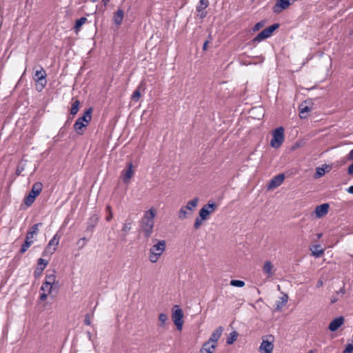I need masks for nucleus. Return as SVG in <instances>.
Returning a JSON list of instances; mask_svg holds the SVG:
<instances>
[{
	"label": "nucleus",
	"instance_id": "44",
	"mask_svg": "<svg viewBox=\"0 0 353 353\" xmlns=\"http://www.w3.org/2000/svg\"><path fill=\"white\" fill-rule=\"evenodd\" d=\"M90 319H91V316L89 314H85V319H84V323L86 325H90V324H91Z\"/></svg>",
	"mask_w": 353,
	"mask_h": 353
},
{
	"label": "nucleus",
	"instance_id": "33",
	"mask_svg": "<svg viewBox=\"0 0 353 353\" xmlns=\"http://www.w3.org/2000/svg\"><path fill=\"white\" fill-rule=\"evenodd\" d=\"M80 102L79 100H75L71 107L70 109V114L72 116H74L77 114L79 111V106Z\"/></svg>",
	"mask_w": 353,
	"mask_h": 353
},
{
	"label": "nucleus",
	"instance_id": "2",
	"mask_svg": "<svg viewBox=\"0 0 353 353\" xmlns=\"http://www.w3.org/2000/svg\"><path fill=\"white\" fill-rule=\"evenodd\" d=\"M154 244L149 250V260L151 263H157L165 250L166 242L165 240L153 239Z\"/></svg>",
	"mask_w": 353,
	"mask_h": 353
},
{
	"label": "nucleus",
	"instance_id": "32",
	"mask_svg": "<svg viewBox=\"0 0 353 353\" xmlns=\"http://www.w3.org/2000/svg\"><path fill=\"white\" fill-rule=\"evenodd\" d=\"M237 336L238 333L236 331L230 332L226 340L227 344L232 345L236 340Z\"/></svg>",
	"mask_w": 353,
	"mask_h": 353
},
{
	"label": "nucleus",
	"instance_id": "9",
	"mask_svg": "<svg viewBox=\"0 0 353 353\" xmlns=\"http://www.w3.org/2000/svg\"><path fill=\"white\" fill-rule=\"evenodd\" d=\"M46 72L43 68V67L40 66V70H36L34 74V80L37 82H41L40 85L37 87L38 91H41L46 85Z\"/></svg>",
	"mask_w": 353,
	"mask_h": 353
},
{
	"label": "nucleus",
	"instance_id": "29",
	"mask_svg": "<svg viewBox=\"0 0 353 353\" xmlns=\"http://www.w3.org/2000/svg\"><path fill=\"white\" fill-rule=\"evenodd\" d=\"M87 125V124L77 120L74 124V128L79 134H82L83 132L82 130L83 128H85Z\"/></svg>",
	"mask_w": 353,
	"mask_h": 353
},
{
	"label": "nucleus",
	"instance_id": "8",
	"mask_svg": "<svg viewBox=\"0 0 353 353\" xmlns=\"http://www.w3.org/2000/svg\"><path fill=\"white\" fill-rule=\"evenodd\" d=\"M216 208L217 205L214 201H209L200 209L199 217L205 221L210 213L214 211Z\"/></svg>",
	"mask_w": 353,
	"mask_h": 353
},
{
	"label": "nucleus",
	"instance_id": "49",
	"mask_svg": "<svg viewBox=\"0 0 353 353\" xmlns=\"http://www.w3.org/2000/svg\"><path fill=\"white\" fill-rule=\"evenodd\" d=\"M198 13H199V17L201 19H204L207 15V12L205 11V10L203 11H201L200 12H198Z\"/></svg>",
	"mask_w": 353,
	"mask_h": 353
},
{
	"label": "nucleus",
	"instance_id": "10",
	"mask_svg": "<svg viewBox=\"0 0 353 353\" xmlns=\"http://www.w3.org/2000/svg\"><path fill=\"white\" fill-rule=\"evenodd\" d=\"M266 339H263L262 343L259 346L261 353H272L274 349L273 340H268V338H272V336H267Z\"/></svg>",
	"mask_w": 353,
	"mask_h": 353
},
{
	"label": "nucleus",
	"instance_id": "55",
	"mask_svg": "<svg viewBox=\"0 0 353 353\" xmlns=\"http://www.w3.org/2000/svg\"><path fill=\"white\" fill-rule=\"evenodd\" d=\"M208 43V41H206L203 43V50H205L207 49Z\"/></svg>",
	"mask_w": 353,
	"mask_h": 353
},
{
	"label": "nucleus",
	"instance_id": "18",
	"mask_svg": "<svg viewBox=\"0 0 353 353\" xmlns=\"http://www.w3.org/2000/svg\"><path fill=\"white\" fill-rule=\"evenodd\" d=\"M329 207L330 205L328 203H323L318 205L315 209L316 216L319 218H321L326 215L328 212Z\"/></svg>",
	"mask_w": 353,
	"mask_h": 353
},
{
	"label": "nucleus",
	"instance_id": "30",
	"mask_svg": "<svg viewBox=\"0 0 353 353\" xmlns=\"http://www.w3.org/2000/svg\"><path fill=\"white\" fill-rule=\"evenodd\" d=\"M198 203H199V198L195 197L192 200L188 201L186 205H185V206L188 210L192 211L194 210V208H195L197 206Z\"/></svg>",
	"mask_w": 353,
	"mask_h": 353
},
{
	"label": "nucleus",
	"instance_id": "54",
	"mask_svg": "<svg viewBox=\"0 0 353 353\" xmlns=\"http://www.w3.org/2000/svg\"><path fill=\"white\" fill-rule=\"evenodd\" d=\"M347 191L350 193V194H353V185H351L348 188V189L347 190Z\"/></svg>",
	"mask_w": 353,
	"mask_h": 353
},
{
	"label": "nucleus",
	"instance_id": "25",
	"mask_svg": "<svg viewBox=\"0 0 353 353\" xmlns=\"http://www.w3.org/2000/svg\"><path fill=\"white\" fill-rule=\"evenodd\" d=\"M210 343L211 342L210 341H207L206 343H205L201 351H204L206 353H213L216 345L213 343L210 344Z\"/></svg>",
	"mask_w": 353,
	"mask_h": 353
},
{
	"label": "nucleus",
	"instance_id": "13",
	"mask_svg": "<svg viewBox=\"0 0 353 353\" xmlns=\"http://www.w3.org/2000/svg\"><path fill=\"white\" fill-rule=\"evenodd\" d=\"M290 5V0H277L272 8L274 13H280L283 10L286 9Z\"/></svg>",
	"mask_w": 353,
	"mask_h": 353
},
{
	"label": "nucleus",
	"instance_id": "41",
	"mask_svg": "<svg viewBox=\"0 0 353 353\" xmlns=\"http://www.w3.org/2000/svg\"><path fill=\"white\" fill-rule=\"evenodd\" d=\"M263 26H264V22L259 21L254 26L252 30L254 32H256V31L259 30Z\"/></svg>",
	"mask_w": 353,
	"mask_h": 353
},
{
	"label": "nucleus",
	"instance_id": "23",
	"mask_svg": "<svg viewBox=\"0 0 353 353\" xmlns=\"http://www.w3.org/2000/svg\"><path fill=\"white\" fill-rule=\"evenodd\" d=\"M124 12L119 8L117 12L114 14L113 21L117 26H120L122 23L123 19Z\"/></svg>",
	"mask_w": 353,
	"mask_h": 353
},
{
	"label": "nucleus",
	"instance_id": "56",
	"mask_svg": "<svg viewBox=\"0 0 353 353\" xmlns=\"http://www.w3.org/2000/svg\"><path fill=\"white\" fill-rule=\"evenodd\" d=\"M109 1L110 0H102V2L104 4V6H106Z\"/></svg>",
	"mask_w": 353,
	"mask_h": 353
},
{
	"label": "nucleus",
	"instance_id": "38",
	"mask_svg": "<svg viewBox=\"0 0 353 353\" xmlns=\"http://www.w3.org/2000/svg\"><path fill=\"white\" fill-rule=\"evenodd\" d=\"M141 97V92L137 88L136 90L134 91L133 94H132L131 99L132 100H134V101H138L139 98Z\"/></svg>",
	"mask_w": 353,
	"mask_h": 353
},
{
	"label": "nucleus",
	"instance_id": "43",
	"mask_svg": "<svg viewBox=\"0 0 353 353\" xmlns=\"http://www.w3.org/2000/svg\"><path fill=\"white\" fill-rule=\"evenodd\" d=\"M325 174V170L323 168H318L316 169V175L318 177H320Z\"/></svg>",
	"mask_w": 353,
	"mask_h": 353
},
{
	"label": "nucleus",
	"instance_id": "12",
	"mask_svg": "<svg viewBox=\"0 0 353 353\" xmlns=\"http://www.w3.org/2000/svg\"><path fill=\"white\" fill-rule=\"evenodd\" d=\"M285 179L284 174H279L274 176L268 183V189L272 190L280 186Z\"/></svg>",
	"mask_w": 353,
	"mask_h": 353
},
{
	"label": "nucleus",
	"instance_id": "4",
	"mask_svg": "<svg viewBox=\"0 0 353 353\" xmlns=\"http://www.w3.org/2000/svg\"><path fill=\"white\" fill-rule=\"evenodd\" d=\"M284 141V128L279 127L272 132V139L270 141V145L274 148H279Z\"/></svg>",
	"mask_w": 353,
	"mask_h": 353
},
{
	"label": "nucleus",
	"instance_id": "35",
	"mask_svg": "<svg viewBox=\"0 0 353 353\" xmlns=\"http://www.w3.org/2000/svg\"><path fill=\"white\" fill-rule=\"evenodd\" d=\"M188 210L185 206L182 207L179 211V218L181 220L186 219L188 216Z\"/></svg>",
	"mask_w": 353,
	"mask_h": 353
},
{
	"label": "nucleus",
	"instance_id": "37",
	"mask_svg": "<svg viewBox=\"0 0 353 353\" xmlns=\"http://www.w3.org/2000/svg\"><path fill=\"white\" fill-rule=\"evenodd\" d=\"M230 285L234 287L242 288L245 285V282L241 280H232Z\"/></svg>",
	"mask_w": 353,
	"mask_h": 353
},
{
	"label": "nucleus",
	"instance_id": "26",
	"mask_svg": "<svg viewBox=\"0 0 353 353\" xmlns=\"http://www.w3.org/2000/svg\"><path fill=\"white\" fill-rule=\"evenodd\" d=\"M288 300V296L287 294H284L283 296H281L280 300L276 303V309L277 310H280L285 305H286Z\"/></svg>",
	"mask_w": 353,
	"mask_h": 353
},
{
	"label": "nucleus",
	"instance_id": "17",
	"mask_svg": "<svg viewBox=\"0 0 353 353\" xmlns=\"http://www.w3.org/2000/svg\"><path fill=\"white\" fill-rule=\"evenodd\" d=\"M99 221V216L97 214H93L88 219L87 222L86 231H93Z\"/></svg>",
	"mask_w": 353,
	"mask_h": 353
},
{
	"label": "nucleus",
	"instance_id": "22",
	"mask_svg": "<svg viewBox=\"0 0 353 353\" xmlns=\"http://www.w3.org/2000/svg\"><path fill=\"white\" fill-rule=\"evenodd\" d=\"M223 332V327H217L211 334V336L210 337L208 341L212 343L213 344H215L216 345V343L220 339L221 334Z\"/></svg>",
	"mask_w": 353,
	"mask_h": 353
},
{
	"label": "nucleus",
	"instance_id": "39",
	"mask_svg": "<svg viewBox=\"0 0 353 353\" xmlns=\"http://www.w3.org/2000/svg\"><path fill=\"white\" fill-rule=\"evenodd\" d=\"M310 110V109L307 106H305V107L301 108L300 110V112H299L300 117L301 119L305 118L306 115L305 114L307 113Z\"/></svg>",
	"mask_w": 353,
	"mask_h": 353
},
{
	"label": "nucleus",
	"instance_id": "34",
	"mask_svg": "<svg viewBox=\"0 0 353 353\" xmlns=\"http://www.w3.org/2000/svg\"><path fill=\"white\" fill-rule=\"evenodd\" d=\"M87 21L86 17H81L76 21L75 25H74V29L76 32H78V30L80 29V28Z\"/></svg>",
	"mask_w": 353,
	"mask_h": 353
},
{
	"label": "nucleus",
	"instance_id": "45",
	"mask_svg": "<svg viewBox=\"0 0 353 353\" xmlns=\"http://www.w3.org/2000/svg\"><path fill=\"white\" fill-rule=\"evenodd\" d=\"M85 241H87L85 237L80 239L77 242V245H79L80 248H83L85 245Z\"/></svg>",
	"mask_w": 353,
	"mask_h": 353
},
{
	"label": "nucleus",
	"instance_id": "1",
	"mask_svg": "<svg viewBox=\"0 0 353 353\" xmlns=\"http://www.w3.org/2000/svg\"><path fill=\"white\" fill-rule=\"evenodd\" d=\"M156 211L153 208L144 212L140 221V228L145 238H149L153 233Z\"/></svg>",
	"mask_w": 353,
	"mask_h": 353
},
{
	"label": "nucleus",
	"instance_id": "11",
	"mask_svg": "<svg viewBox=\"0 0 353 353\" xmlns=\"http://www.w3.org/2000/svg\"><path fill=\"white\" fill-rule=\"evenodd\" d=\"M60 238V235L55 234L48 242L44 252L50 254H53L57 250V247L59 243Z\"/></svg>",
	"mask_w": 353,
	"mask_h": 353
},
{
	"label": "nucleus",
	"instance_id": "14",
	"mask_svg": "<svg viewBox=\"0 0 353 353\" xmlns=\"http://www.w3.org/2000/svg\"><path fill=\"white\" fill-rule=\"evenodd\" d=\"M48 263V261L42 258L39 259L37 262V267L34 272V276H35V278H39L41 275L43 270L46 268Z\"/></svg>",
	"mask_w": 353,
	"mask_h": 353
},
{
	"label": "nucleus",
	"instance_id": "48",
	"mask_svg": "<svg viewBox=\"0 0 353 353\" xmlns=\"http://www.w3.org/2000/svg\"><path fill=\"white\" fill-rule=\"evenodd\" d=\"M339 300V297L336 294V295H333L332 297H331V299H330V302L332 304H334L337 301Z\"/></svg>",
	"mask_w": 353,
	"mask_h": 353
},
{
	"label": "nucleus",
	"instance_id": "20",
	"mask_svg": "<svg viewBox=\"0 0 353 353\" xmlns=\"http://www.w3.org/2000/svg\"><path fill=\"white\" fill-rule=\"evenodd\" d=\"M42 225V223L34 224L26 234V238L28 240H33L34 236L39 232V226Z\"/></svg>",
	"mask_w": 353,
	"mask_h": 353
},
{
	"label": "nucleus",
	"instance_id": "47",
	"mask_svg": "<svg viewBox=\"0 0 353 353\" xmlns=\"http://www.w3.org/2000/svg\"><path fill=\"white\" fill-rule=\"evenodd\" d=\"M345 288L343 286V287L341 288L338 291H336V294L337 296H339V295L343 296L345 294Z\"/></svg>",
	"mask_w": 353,
	"mask_h": 353
},
{
	"label": "nucleus",
	"instance_id": "21",
	"mask_svg": "<svg viewBox=\"0 0 353 353\" xmlns=\"http://www.w3.org/2000/svg\"><path fill=\"white\" fill-rule=\"evenodd\" d=\"M92 108H88L84 112L83 115L82 117H80L79 118H78L77 121H79L80 122H83L85 124L88 125L92 119Z\"/></svg>",
	"mask_w": 353,
	"mask_h": 353
},
{
	"label": "nucleus",
	"instance_id": "57",
	"mask_svg": "<svg viewBox=\"0 0 353 353\" xmlns=\"http://www.w3.org/2000/svg\"><path fill=\"white\" fill-rule=\"evenodd\" d=\"M20 173H21V171H20L19 169H17V175H19V174H20Z\"/></svg>",
	"mask_w": 353,
	"mask_h": 353
},
{
	"label": "nucleus",
	"instance_id": "16",
	"mask_svg": "<svg viewBox=\"0 0 353 353\" xmlns=\"http://www.w3.org/2000/svg\"><path fill=\"white\" fill-rule=\"evenodd\" d=\"M344 323V319L343 316L337 317L333 319L330 325L329 330L332 332L337 330Z\"/></svg>",
	"mask_w": 353,
	"mask_h": 353
},
{
	"label": "nucleus",
	"instance_id": "3",
	"mask_svg": "<svg viewBox=\"0 0 353 353\" xmlns=\"http://www.w3.org/2000/svg\"><path fill=\"white\" fill-rule=\"evenodd\" d=\"M42 188L43 185L40 182H36L33 184L31 190L24 199V203L28 207L32 205L36 197L41 192Z\"/></svg>",
	"mask_w": 353,
	"mask_h": 353
},
{
	"label": "nucleus",
	"instance_id": "40",
	"mask_svg": "<svg viewBox=\"0 0 353 353\" xmlns=\"http://www.w3.org/2000/svg\"><path fill=\"white\" fill-rule=\"evenodd\" d=\"M205 220L201 219L200 217H197L194 223V228L198 229Z\"/></svg>",
	"mask_w": 353,
	"mask_h": 353
},
{
	"label": "nucleus",
	"instance_id": "50",
	"mask_svg": "<svg viewBox=\"0 0 353 353\" xmlns=\"http://www.w3.org/2000/svg\"><path fill=\"white\" fill-rule=\"evenodd\" d=\"M347 173L351 175L353 174V163L349 165L347 169Z\"/></svg>",
	"mask_w": 353,
	"mask_h": 353
},
{
	"label": "nucleus",
	"instance_id": "42",
	"mask_svg": "<svg viewBox=\"0 0 353 353\" xmlns=\"http://www.w3.org/2000/svg\"><path fill=\"white\" fill-rule=\"evenodd\" d=\"M353 352V343H348L346 345L343 353H351Z\"/></svg>",
	"mask_w": 353,
	"mask_h": 353
},
{
	"label": "nucleus",
	"instance_id": "58",
	"mask_svg": "<svg viewBox=\"0 0 353 353\" xmlns=\"http://www.w3.org/2000/svg\"><path fill=\"white\" fill-rule=\"evenodd\" d=\"M321 236H322V234L321 233L318 234V235H317L318 239H320Z\"/></svg>",
	"mask_w": 353,
	"mask_h": 353
},
{
	"label": "nucleus",
	"instance_id": "53",
	"mask_svg": "<svg viewBox=\"0 0 353 353\" xmlns=\"http://www.w3.org/2000/svg\"><path fill=\"white\" fill-rule=\"evenodd\" d=\"M105 211L107 213H112L110 205H108L105 207Z\"/></svg>",
	"mask_w": 353,
	"mask_h": 353
},
{
	"label": "nucleus",
	"instance_id": "6",
	"mask_svg": "<svg viewBox=\"0 0 353 353\" xmlns=\"http://www.w3.org/2000/svg\"><path fill=\"white\" fill-rule=\"evenodd\" d=\"M172 321L178 330L181 331L183 324V312L179 305H174L172 315Z\"/></svg>",
	"mask_w": 353,
	"mask_h": 353
},
{
	"label": "nucleus",
	"instance_id": "46",
	"mask_svg": "<svg viewBox=\"0 0 353 353\" xmlns=\"http://www.w3.org/2000/svg\"><path fill=\"white\" fill-rule=\"evenodd\" d=\"M48 293L47 292H42V293L40 294V300L41 301H44L47 299V297H48Z\"/></svg>",
	"mask_w": 353,
	"mask_h": 353
},
{
	"label": "nucleus",
	"instance_id": "5",
	"mask_svg": "<svg viewBox=\"0 0 353 353\" xmlns=\"http://www.w3.org/2000/svg\"><path fill=\"white\" fill-rule=\"evenodd\" d=\"M56 278L54 272L46 274L45 281L41 286V291L50 294L55 286Z\"/></svg>",
	"mask_w": 353,
	"mask_h": 353
},
{
	"label": "nucleus",
	"instance_id": "59",
	"mask_svg": "<svg viewBox=\"0 0 353 353\" xmlns=\"http://www.w3.org/2000/svg\"><path fill=\"white\" fill-rule=\"evenodd\" d=\"M322 285V281H319V285Z\"/></svg>",
	"mask_w": 353,
	"mask_h": 353
},
{
	"label": "nucleus",
	"instance_id": "15",
	"mask_svg": "<svg viewBox=\"0 0 353 353\" xmlns=\"http://www.w3.org/2000/svg\"><path fill=\"white\" fill-rule=\"evenodd\" d=\"M263 271L267 275V279L272 278L274 274L275 270L270 261H266L263 266Z\"/></svg>",
	"mask_w": 353,
	"mask_h": 353
},
{
	"label": "nucleus",
	"instance_id": "19",
	"mask_svg": "<svg viewBox=\"0 0 353 353\" xmlns=\"http://www.w3.org/2000/svg\"><path fill=\"white\" fill-rule=\"evenodd\" d=\"M133 165L132 163L128 164V169L123 171V181L125 183H128L129 180L133 176L134 172L132 170Z\"/></svg>",
	"mask_w": 353,
	"mask_h": 353
},
{
	"label": "nucleus",
	"instance_id": "24",
	"mask_svg": "<svg viewBox=\"0 0 353 353\" xmlns=\"http://www.w3.org/2000/svg\"><path fill=\"white\" fill-rule=\"evenodd\" d=\"M312 254L315 257H320L324 252L323 249L321 248L319 244L314 245L310 248Z\"/></svg>",
	"mask_w": 353,
	"mask_h": 353
},
{
	"label": "nucleus",
	"instance_id": "27",
	"mask_svg": "<svg viewBox=\"0 0 353 353\" xmlns=\"http://www.w3.org/2000/svg\"><path fill=\"white\" fill-rule=\"evenodd\" d=\"M208 6L209 0H200L196 7V12H200L201 11H203L208 7Z\"/></svg>",
	"mask_w": 353,
	"mask_h": 353
},
{
	"label": "nucleus",
	"instance_id": "7",
	"mask_svg": "<svg viewBox=\"0 0 353 353\" xmlns=\"http://www.w3.org/2000/svg\"><path fill=\"white\" fill-rule=\"evenodd\" d=\"M279 25L278 23H274L272 26L265 28L260 33H259L253 39L254 42H261V41L269 38L272 32L275 31Z\"/></svg>",
	"mask_w": 353,
	"mask_h": 353
},
{
	"label": "nucleus",
	"instance_id": "36",
	"mask_svg": "<svg viewBox=\"0 0 353 353\" xmlns=\"http://www.w3.org/2000/svg\"><path fill=\"white\" fill-rule=\"evenodd\" d=\"M159 321L160 322L159 326L164 327L166 321H168V316L164 313H161L159 315Z\"/></svg>",
	"mask_w": 353,
	"mask_h": 353
},
{
	"label": "nucleus",
	"instance_id": "51",
	"mask_svg": "<svg viewBox=\"0 0 353 353\" xmlns=\"http://www.w3.org/2000/svg\"><path fill=\"white\" fill-rule=\"evenodd\" d=\"M347 159L349 160H353V149L350 151L347 155Z\"/></svg>",
	"mask_w": 353,
	"mask_h": 353
},
{
	"label": "nucleus",
	"instance_id": "31",
	"mask_svg": "<svg viewBox=\"0 0 353 353\" xmlns=\"http://www.w3.org/2000/svg\"><path fill=\"white\" fill-rule=\"evenodd\" d=\"M33 240H28V239L26 238L25 239V241L23 243V244L21 245V249H20V252L21 254H23L25 253L27 250L31 246V245L33 243Z\"/></svg>",
	"mask_w": 353,
	"mask_h": 353
},
{
	"label": "nucleus",
	"instance_id": "28",
	"mask_svg": "<svg viewBox=\"0 0 353 353\" xmlns=\"http://www.w3.org/2000/svg\"><path fill=\"white\" fill-rule=\"evenodd\" d=\"M132 229V221L126 220L122 226V232H123L124 237L128 234V232Z\"/></svg>",
	"mask_w": 353,
	"mask_h": 353
},
{
	"label": "nucleus",
	"instance_id": "52",
	"mask_svg": "<svg viewBox=\"0 0 353 353\" xmlns=\"http://www.w3.org/2000/svg\"><path fill=\"white\" fill-rule=\"evenodd\" d=\"M113 217L112 213H108V215L105 217L107 221H110Z\"/></svg>",
	"mask_w": 353,
	"mask_h": 353
}]
</instances>
